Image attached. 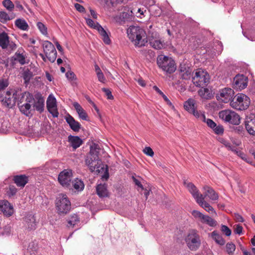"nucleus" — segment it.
<instances>
[{
  "label": "nucleus",
  "mask_w": 255,
  "mask_h": 255,
  "mask_svg": "<svg viewBox=\"0 0 255 255\" xmlns=\"http://www.w3.org/2000/svg\"><path fill=\"white\" fill-rule=\"evenodd\" d=\"M100 147L97 144H94L90 146V150L85 158V163L91 172L95 171L100 173L105 170L107 174L106 179L109 177L108 169H105L104 165L99 157Z\"/></svg>",
  "instance_id": "nucleus-1"
},
{
  "label": "nucleus",
  "mask_w": 255,
  "mask_h": 255,
  "mask_svg": "<svg viewBox=\"0 0 255 255\" xmlns=\"http://www.w3.org/2000/svg\"><path fill=\"white\" fill-rule=\"evenodd\" d=\"M127 34L128 38L136 47L144 46L147 43L145 31L139 26H130L127 29Z\"/></svg>",
  "instance_id": "nucleus-2"
},
{
  "label": "nucleus",
  "mask_w": 255,
  "mask_h": 255,
  "mask_svg": "<svg viewBox=\"0 0 255 255\" xmlns=\"http://www.w3.org/2000/svg\"><path fill=\"white\" fill-rule=\"evenodd\" d=\"M25 95V93H22L20 89L16 88L7 91L4 96L0 97V99L3 106L11 108L15 106L16 102L18 103V101L22 103Z\"/></svg>",
  "instance_id": "nucleus-3"
},
{
  "label": "nucleus",
  "mask_w": 255,
  "mask_h": 255,
  "mask_svg": "<svg viewBox=\"0 0 255 255\" xmlns=\"http://www.w3.org/2000/svg\"><path fill=\"white\" fill-rule=\"evenodd\" d=\"M56 208L59 215H66L71 210V204L67 196L65 194H59L55 201Z\"/></svg>",
  "instance_id": "nucleus-4"
},
{
  "label": "nucleus",
  "mask_w": 255,
  "mask_h": 255,
  "mask_svg": "<svg viewBox=\"0 0 255 255\" xmlns=\"http://www.w3.org/2000/svg\"><path fill=\"white\" fill-rule=\"evenodd\" d=\"M250 99L246 95L240 93L238 94L230 102L231 106L238 110H245L250 105Z\"/></svg>",
  "instance_id": "nucleus-5"
},
{
  "label": "nucleus",
  "mask_w": 255,
  "mask_h": 255,
  "mask_svg": "<svg viewBox=\"0 0 255 255\" xmlns=\"http://www.w3.org/2000/svg\"><path fill=\"white\" fill-rule=\"evenodd\" d=\"M158 66L164 71L168 73H172L176 70L174 61L167 56L160 55L157 58Z\"/></svg>",
  "instance_id": "nucleus-6"
},
{
  "label": "nucleus",
  "mask_w": 255,
  "mask_h": 255,
  "mask_svg": "<svg viewBox=\"0 0 255 255\" xmlns=\"http://www.w3.org/2000/svg\"><path fill=\"white\" fill-rule=\"evenodd\" d=\"M219 116L224 122L232 125H238L240 123V116L235 112L230 110L220 111L219 113Z\"/></svg>",
  "instance_id": "nucleus-7"
},
{
  "label": "nucleus",
  "mask_w": 255,
  "mask_h": 255,
  "mask_svg": "<svg viewBox=\"0 0 255 255\" xmlns=\"http://www.w3.org/2000/svg\"><path fill=\"white\" fill-rule=\"evenodd\" d=\"M210 80L209 74L201 69L198 70L194 76L192 78L193 84L197 87H203L205 86Z\"/></svg>",
  "instance_id": "nucleus-8"
},
{
  "label": "nucleus",
  "mask_w": 255,
  "mask_h": 255,
  "mask_svg": "<svg viewBox=\"0 0 255 255\" xmlns=\"http://www.w3.org/2000/svg\"><path fill=\"white\" fill-rule=\"evenodd\" d=\"M186 242L188 248L191 251L197 250L201 244L199 236L195 231H192L188 234L186 239Z\"/></svg>",
  "instance_id": "nucleus-9"
},
{
  "label": "nucleus",
  "mask_w": 255,
  "mask_h": 255,
  "mask_svg": "<svg viewBox=\"0 0 255 255\" xmlns=\"http://www.w3.org/2000/svg\"><path fill=\"white\" fill-rule=\"evenodd\" d=\"M42 46L46 58L51 62H54L57 57V52L54 45L50 41H45Z\"/></svg>",
  "instance_id": "nucleus-10"
},
{
  "label": "nucleus",
  "mask_w": 255,
  "mask_h": 255,
  "mask_svg": "<svg viewBox=\"0 0 255 255\" xmlns=\"http://www.w3.org/2000/svg\"><path fill=\"white\" fill-rule=\"evenodd\" d=\"M34 98L33 96L30 94H27L26 95V99L25 100V103L22 104L19 101L17 105L18 106L20 111L26 116H29L30 114V108L31 104L33 103Z\"/></svg>",
  "instance_id": "nucleus-11"
},
{
  "label": "nucleus",
  "mask_w": 255,
  "mask_h": 255,
  "mask_svg": "<svg viewBox=\"0 0 255 255\" xmlns=\"http://www.w3.org/2000/svg\"><path fill=\"white\" fill-rule=\"evenodd\" d=\"M234 94V91L231 88H225L219 91L216 97L217 100L227 103L232 100Z\"/></svg>",
  "instance_id": "nucleus-12"
},
{
  "label": "nucleus",
  "mask_w": 255,
  "mask_h": 255,
  "mask_svg": "<svg viewBox=\"0 0 255 255\" xmlns=\"http://www.w3.org/2000/svg\"><path fill=\"white\" fill-rule=\"evenodd\" d=\"M46 106L48 112L52 114L53 117H58L59 113L57 110L56 100L52 95H50L48 96L46 102Z\"/></svg>",
  "instance_id": "nucleus-13"
},
{
  "label": "nucleus",
  "mask_w": 255,
  "mask_h": 255,
  "mask_svg": "<svg viewBox=\"0 0 255 255\" xmlns=\"http://www.w3.org/2000/svg\"><path fill=\"white\" fill-rule=\"evenodd\" d=\"M72 175L71 170H64L59 174L58 181L63 186L68 187L70 184Z\"/></svg>",
  "instance_id": "nucleus-14"
},
{
  "label": "nucleus",
  "mask_w": 255,
  "mask_h": 255,
  "mask_svg": "<svg viewBox=\"0 0 255 255\" xmlns=\"http://www.w3.org/2000/svg\"><path fill=\"white\" fill-rule=\"evenodd\" d=\"M185 109L189 113L192 114L195 117L199 118L202 114L196 110V101L193 99H189L184 104Z\"/></svg>",
  "instance_id": "nucleus-15"
},
{
  "label": "nucleus",
  "mask_w": 255,
  "mask_h": 255,
  "mask_svg": "<svg viewBox=\"0 0 255 255\" xmlns=\"http://www.w3.org/2000/svg\"><path fill=\"white\" fill-rule=\"evenodd\" d=\"M233 85L234 88L241 91L247 86L248 78L243 75H238L234 78Z\"/></svg>",
  "instance_id": "nucleus-16"
},
{
  "label": "nucleus",
  "mask_w": 255,
  "mask_h": 255,
  "mask_svg": "<svg viewBox=\"0 0 255 255\" xmlns=\"http://www.w3.org/2000/svg\"><path fill=\"white\" fill-rule=\"evenodd\" d=\"M0 210L7 217L11 216L13 213L12 205L7 200H0Z\"/></svg>",
  "instance_id": "nucleus-17"
},
{
  "label": "nucleus",
  "mask_w": 255,
  "mask_h": 255,
  "mask_svg": "<svg viewBox=\"0 0 255 255\" xmlns=\"http://www.w3.org/2000/svg\"><path fill=\"white\" fill-rule=\"evenodd\" d=\"M65 120L68 124L70 128L74 131H79L81 128V124L76 121L74 118L70 114H68L65 116Z\"/></svg>",
  "instance_id": "nucleus-18"
},
{
  "label": "nucleus",
  "mask_w": 255,
  "mask_h": 255,
  "mask_svg": "<svg viewBox=\"0 0 255 255\" xmlns=\"http://www.w3.org/2000/svg\"><path fill=\"white\" fill-rule=\"evenodd\" d=\"M245 126L250 134L255 135V117L251 116L247 118L245 121Z\"/></svg>",
  "instance_id": "nucleus-19"
},
{
  "label": "nucleus",
  "mask_w": 255,
  "mask_h": 255,
  "mask_svg": "<svg viewBox=\"0 0 255 255\" xmlns=\"http://www.w3.org/2000/svg\"><path fill=\"white\" fill-rule=\"evenodd\" d=\"M192 69L185 66L181 65L179 67V76L184 80L190 79L192 76Z\"/></svg>",
  "instance_id": "nucleus-20"
},
{
  "label": "nucleus",
  "mask_w": 255,
  "mask_h": 255,
  "mask_svg": "<svg viewBox=\"0 0 255 255\" xmlns=\"http://www.w3.org/2000/svg\"><path fill=\"white\" fill-rule=\"evenodd\" d=\"M13 181L17 187L23 188L28 182V177L25 175H18L13 176Z\"/></svg>",
  "instance_id": "nucleus-21"
},
{
  "label": "nucleus",
  "mask_w": 255,
  "mask_h": 255,
  "mask_svg": "<svg viewBox=\"0 0 255 255\" xmlns=\"http://www.w3.org/2000/svg\"><path fill=\"white\" fill-rule=\"evenodd\" d=\"M12 59L18 62L21 65L25 64V53L23 49L19 48L12 57Z\"/></svg>",
  "instance_id": "nucleus-22"
},
{
  "label": "nucleus",
  "mask_w": 255,
  "mask_h": 255,
  "mask_svg": "<svg viewBox=\"0 0 255 255\" xmlns=\"http://www.w3.org/2000/svg\"><path fill=\"white\" fill-rule=\"evenodd\" d=\"M96 193L100 198L108 197L109 193L107 189V185L105 184H100L96 187Z\"/></svg>",
  "instance_id": "nucleus-23"
},
{
  "label": "nucleus",
  "mask_w": 255,
  "mask_h": 255,
  "mask_svg": "<svg viewBox=\"0 0 255 255\" xmlns=\"http://www.w3.org/2000/svg\"><path fill=\"white\" fill-rule=\"evenodd\" d=\"M184 185L186 186V187L188 188L189 191L190 193L192 194L194 198L196 200L197 199H198L201 194L199 193V190L197 189L196 187L192 183H186L184 182Z\"/></svg>",
  "instance_id": "nucleus-24"
},
{
  "label": "nucleus",
  "mask_w": 255,
  "mask_h": 255,
  "mask_svg": "<svg viewBox=\"0 0 255 255\" xmlns=\"http://www.w3.org/2000/svg\"><path fill=\"white\" fill-rule=\"evenodd\" d=\"M203 189L205 191L204 195H203L205 198L208 196L211 200L214 201L217 200L218 199V194L213 188L209 186H205L203 187Z\"/></svg>",
  "instance_id": "nucleus-25"
},
{
  "label": "nucleus",
  "mask_w": 255,
  "mask_h": 255,
  "mask_svg": "<svg viewBox=\"0 0 255 255\" xmlns=\"http://www.w3.org/2000/svg\"><path fill=\"white\" fill-rule=\"evenodd\" d=\"M73 105L78 113L79 117L83 120L88 121L87 114L81 106L77 102L74 103Z\"/></svg>",
  "instance_id": "nucleus-26"
},
{
  "label": "nucleus",
  "mask_w": 255,
  "mask_h": 255,
  "mask_svg": "<svg viewBox=\"0 0 255 255\" xmlns=\"http://www.w3.org/2000/svg\"><path fill=\"white\" fill-rule=\"evenodd\" d=\"M67 225L68 228H73L76 225L80 223V218L76 214L71 215L67 219Z\"/></svg>",
  "instance_id": "nucleus-27"
},
{
  "label": "nucleus",
  "mask_w": 255,
  "mask_h": 255,
  "mask_svg": "<svg viewBox=\"0 0 255 255\" xmlns=\"http://www.w3.org/2000/svg\"><path fill=\"white\" fill-rule=\"evenodd\" d=\"M36 101H34V102L32 105H33V107L35 108V110L40 113H41L44 110V99L41 96H38L36 97Z\"/></svg>",
  "instance_id": "nucleus-28"
},
{
  "label": "nucleus",
  "mask_w": 255,
  "mask_h": 255,
  "mask_svg": "<svg viewBox=\"0 0 255 255\" xmlns=\"http://www.w3.org/2000/svg\"><path fill=\"white\" fill-rule=\"evenodd\" d=\"M68 138L71 146L75 149L79 147L83 143L82 140L77 136L70 135Z\"/></svg>",
  "instance_id": "nucleus-29"
},
{
  "label": "nucleus",
  "mask_w": 255,
  "mask_h": 255,
  "mask_svg": "<svg viewBox=\"0 0 255 255\" xmlns=\"http://www.w3.org/2000/svg\"><path fill=\"white\" fill-rule=\"evenodd\" d=\"M97 30L99 33L102 37V39L104 42L107 44H109L111 42V40L109 37V35L107 32V31L103 28V27L100 25L98 24L97 25Z\"/></svg>",
  "instance_id": "nucleus-30"
},
{
  "label": "nucleus",
  "mask_w": 255,
  "mask_h": 255,
  "mask_svg": "<svg viewBox=\"0 0 255 255\" xmlns=\"http://www.w3.org/2000/svg\"><path fill=\"white\" fill-rule=\"evenodd\" d=\"M9 36L5 32L0 33V46L3 49L8 47Z\"/></svg>",
  "instance_id": "nucleus-31"
},
{
  "label": "nucleus",
  "mask_w": 255,
  "mask_h": 255,
  "mask_svg": "<svg viewBox=\"0 0 255 255\" xmlns=\"http://www.w3.org/2000/svg\"><path fill=\"white\" fill-rule=\"evenodd\" d=\"M15 25L19 29L27 31L29 29V26L25 19L23 18H18L15 21Z\"/></svg>",
  "instance_id": "nucleus-32"
},
{
  "label": "nucleus",
  "mask_w": 255,
  "mask_h": 255,
  "mask_svg": "<svg viewBox=\"0 0 255 255\" xmlns=\"http://www.w3.org/2000/svg\"><path fill=\"white\" fill-rule=\"evenodd\" d=\"M221 143H222L229 150H231L237 154V155H239L240 153V151H239L237 148L232 145L230 142L225 140V139L221 138L220 140Z\"/></svg>",
  "instance_id": "nucleus-33"
},
{
  "label": "nucleus",
  "mask_w": 255,
  "mask_h": 255,
  "mask_svg": "<svg viewBox=\"0 0 255 255\" xmlns=\"http://www.w3.org/2000/svg\"><path fill=\"white\" fill-rule=\"evenodd\" d=\"M198 93L202 98L206 100L211 99L213 96L210 91L206 88L200 89Z\"/></svg>",
  "instance_id": "nucleus-34"
},
{
  "label": "nucleus",
  "mask_w": 255,
  "mask_h": 255,
  "mask_svg": "<svg viewBox=\"0 0 255 255\" xmlns=\"http://www.w3.org/2000/svg\"><path fill=\"white\" fill-rule=\"evenodd\" d=\"M15 15L11 13L8 14L4 11H0V21L2 23H5L8 20L13 19Z\"/></svg>",
  "instance_id": "nucleus-35"
},
{
  "label": "nucleus",
  "mask_w": 255,
  "mask_h": 255,
  "mask_svg": "<svg viewBox=\"0 0 255 255\" xmlns=\"http://www.w3.org/2000/svg\"><path fill=\"white\" fill-rule=\"evenodd\" d=\"M212 238L216 243L220 245H224L225 244V241L223 239L222 236L219 235L216 231H213L211 233Z\"/></svg>",
  "instance_id": "nucleus-36"
},
{
  "label": "nucleus",
  "mask_w": 255,
  "mask_h": 255,
  "mask_svg": "<svg viewBox=\"0 0 255 255\" xmlns=\"http://www.w3.org/2000/svg\"><path fill=\"white\" fill-rule=\"evenodd\" d=\"M132 14L131 10L129 12H123L120 14V18L123 22L131 21L133 19Z\"/></svg>",
  "instance_id": "nucleus-37"
},
{
  "label": "nucleus",
  "mask_w": 255,
  "mask_h": 255,
  "mask_svg": "<svg viewBox=\"0 0 255 255\" xmlns=\"http://www.w3.org/2000/svg\"><path fill=\"white\" fill-rule=\"evenodd\" d=\"M33 76L32 72L28 68L24 69L22 73V77L24 80V83L27 84L29 82L30 79Z\"/></svg>",
  "instance_id": "nucleus-38"
},
{
  "label": "nucleus",
  "mask_w": 255,
  "mask_h": 255,
  "mask_svg": "<svg viewBox=\"0 0 255 255\" xmlns=\"http://www.w3.org/2000/svg\"><path fill=\"white\" fill-rule=\"evenodd\" d=\"M201 222L206 224L211 227H214L217 225V222L215 220L206 215H204Z\"/></svg>",
  "instance_id": "nucleus-39"
},
{
  "label": "nucleus",
  "mask_w": 255,
  "mask_h": 255,
  "mask_svg": "<svg viewBox=\"0 0 255 255\" xmlns=\"http://www.w3.org/2000/svg\"><path fill=\"white\" fill-rule=\"evenodd\" d=\"M149 43L151 46L155 49H161L164 46L163 42L160 40L152 39Z\"/></svg>",
  "instance_id": "nucleus-40"
},
{
  "label": "nucleus",
  "mask_w": 255,
  "mask_h": 255,
  "mask_svg": "<svg viewBox=\"0 0 255 255\" xmlns=\"http://www.w3.org/2000/svg\"><path fill=\"white\" fill-rule=\"evenodd\" d=\"M26 222H27V227L30 230H34L36 228L35 219L33 216H29L26 218Z\"/></svg>",
  "instance_id": "nucleus-41"
},
{
  "label": "nucleus",
  "mask_w": 255,
  "mask_h": 255,
  "mask_svg": "<svg viewBox=\"0 0 255 255\" xmlns=\"http://www.w3.org/2000/svg\"><path fill=\"white\" fill-rule=\"evenodd\" d=\"M203 122H205L208 126L213 129L216 126V124L211 119H206L205 116L201 114L200 118Z\"/></svg>",
  "instance_id": "nucleus-42"
},
{
  "label": "nucleus",
  "mask_w": 255,
  "mask_h": 255,
  "mask_svg": "<svg viewBox=\"0 0 255 255\" xmlns=\"http://www.w3.org/2000/svg\"><path fill=\"white\" fill-rule=\"evenodd\" d=\"M73 186L75 189L78 190V191H81L84 188V184L81 180H79L78 179H76L73 182Z\"/></svg>",
  "instance_id": "nucleus-43"
},
{
  "label": "nucleus",
  "mask_w": 255,
  "mask_h": 255,
  "mask_svg": "<svg viewBox=\"0 0 255 255\" xmlns=\"http://www.w3.org/2000/svg\"><path fill=\"white\" fill-rule=\"evenodd\" d=\"M196 202L203 208L206 209L209 207L210 204L205 201V197L203 195H201L200 197L196 200Z\"/></svg>",
  "instance_id": "nucleus-44"
},
{
  "label": "nucleus",
  "mask_w": 255,
  "mask_h": 255,
  "mask_svg": "<svg viewBox=\"0 0 255 255\" xmlns=\"http://www.w3.org/2000/svg\"><path fill=\"white\" fill-rule=\"evenodd\" d=\"M17 191V189L14 185H10L6 191V194L9 197H11L15 195Z\"/></svg>",
  "instance_id": "nucleus-45"
},
{
  "label": "nucleus",
  "mask_w": 255,
  "mask_h": 255,
  "mask_svg": "<svg viewBox=\"0 0 255 255\" xmlns=\"http://www.w3.org/2000/svg\"><path fill=\"white\" fill-rule=\"evenodd\" d=\"M3 5L9 11H11L14 7V4L10 0H4L2 1Z\"/></svg>",
  "instance_id": "nucleus-46"
},
{
  "label": "nucleus",
  "mask_w": 255,
  "mask_h": 255,
  "mask_svg": "<svg viewBox=\"0 0 255 255\" xmlns=\"http://www.w3.org/2000/svg\"><path fill=\"white\" fill-rule=\"evenodd\" d=\"M9 85V82L7 79H2L0 80V92L3 91Z\"/></svg>",
  "instance_id": "nucleus-47"
},
{
  "label": "nucleus",
  "mask_w": 255,
  "mask_h": 255,
  "mask_svg": "<svg viewBox=\"0 0 255 255\" xmlns=\"http://www.w3.org/2000/svg\"><path fill=\"white\" fill-rule=\"evenodd\" d=\"M37 26L40 32L44 35L47 34V29L46 26L41 22H38L37 23Z\"/></svg>",
  "instance_id": "nucleus-48"
},
{
  "label": "nucleus",
  "mask_w": 255,
  "mask_h": 255,
  "mask_svg": "<svg viewBox=\"0 0 255 255\" xmlns=\"http://www.w3.org/2000/svg\"><path fill=\"white\" fill-rule=\"evenodd\" d=\"M236 246L233 243H227L226 245V251L229 254H232L235 251Z\"/></svg>",
  "instance_id": "nucleus-49"
},
{
  "label": "nucleus",
  "mask_w": 255,
  "mask_h": 255,
  "mask_svg": "<svg viewBox=\"0 0 255 255\" xmlns=\"http://www.w3.org/2000/svg\"><path fill=\"white\" fill-rule=\"evenodd\" d=\"M86 23L90 27L93 28L94 29H97V25L100 24L99 23L96 22L95 23L94 21L90 18H86Z\"/></svg>",
  "instance_id": "nucleus-50"
},
{
  "label": "nucleus",
  "mask_w": 255,
  "mask_h": 255,
  "mask_svg": "<svg viewBox=\"0 0 255 255\" xmlns=\"http://www.w3.org/2000/svg\"><path fill=\"white\" fill-rule=\"evenodd\" d=\"M214 132L217 134H222L223 133L224 129L222 125H218L216 126L212 129Z\"/></svg>",
  "instance_id": "nucleus-51"
},
{
  "label": "nucleus",
  "mask_w": 255,
  "mask_h": 255,
  "mask_svg": "<svg viewBox=\"0 0 255 255\" xmlns=\"http://www.w3.org/2000/svg\"><path fill=\"white\" fill-rule=\"evenodd\" d=\"M221 230L227 236H230L231 235V230L226 225H222Z\"/></svg>",
  "instance_id": "nucleus-52"
},
{
  "label": "nucleus",
  "mask_w": 255,
  "mask_h": 255,
  "mask_svg": "<svg viewBox=\"0 0 255 255\" xmlns=\"http://www.w3.org/2000/svg\"><path fill=\"white\" fill-rule=\"evenodd\" d=\"M192 215L196 218H198L200 220L201 222L202 221L204 215L201 213L200 212L197 210H193L192 212Z\"/></svg>",
  "instance_id": "nucleus-53"
},
{
  "label": "nucleus",
  "mask_w": 255,
  "mask_h": 255,
  "mask_svg": "<svg viewBox=\"0 0 255 255\" xmlns=\"http://www.w3.org/2000/svg\"><path fill=\"white\" fill-rule=\"evenodd\" d=\"M102 91L105 93L107 96V98L110 100L113 99L114 97L112 94L111 91L109 89L105 88H102Z\"/></svg>",
  "instance_id": "nucleus-54"
},
{
  "label": "nucleus",
  "mask_w": 255,
  "mask_h": 255,
  "mask_svg": "<svg viewBox=\"0 0 255 255\" xmlns=\"http://www.w3.org/2000/svg\"><path fill=\"white\" fill-rule=\"evenodd\" d=\"M143 152L145 154L151 157L154 155V152L150 147H145L143 149Z\"/></svg>",
  "instance_id": "nucleus-55"
},
{
  "label": "nucleus",
  "mask_w": 255,
  "mask_h": 255,
  "mask_svg": "<svg viewBox=\"0 0 255 255\" xmlns=\"http://www.w3.org/2000/svg\"><path fill=\"white\" fill-rule=\"evenodd\" d=\"M66 76L69 80H73L76 79L75 74L74 73V72L70 71H68L66 73Z\"/></svg>",
  "instance_id": "nucleus-56"
},
{
  "label": "nucleus",
  "mask_w": 255,
  "mask_h": 255,
  "mask_svg": "<svg viewBox=\"0 0 255 255\" xmlns=\"http://www.w3.org/2000/svg\"><path fill=\"white\" fill-rule=\"evenodd\" d=\"M243 227L240 225H237L235 227L234 232L239 235L242 234Z\"/></svg>",
  "instance_id": "nucleus-57"
},
{
  "label": "nucleus",
  "mask_w": 255,
  "mask_h": 255,
  "mask_svg": "<svg viewBox=\"0 0 255 255\" xmlns=\"http://www.w3.org/2000/svg\"><path fill=\"white\" fill-rule=\"evenodd\" d=\"M98 79L99 81L102 82V83H105L106 81L105 77L103 73V72L101 71L100 72L96 73Z\"/></svg>",
  "instance_id": "nucleus-58"
},
{
  "label": "nucleus",
  "mask_w": 255,
  "mask_h": 255,
  "mask_svg": "<svg viewBox=\"0 0 255 255\" xmlns=\"http://www.w3.org/2000/svg\"><path fill=\"white\" fill-rule=\"evenodd\" d=\"M75 7L78 11L81 12H84L85 10V9L84 7V6L79 3H75Z\"/></svg>",
  "instance_id": "nucleus-59"
},
{
  "label": "nucleus",
  "mask_w": 255,
  "mask_h": 255,
  "mask_svg": "<svg viewBox=\"0 0 255 255\" xmlns=\"http://www.w3.org/2000/svg\"><path fill=\"white\" fill-rule=\"evenodd\" d=\"M8 47L11 50L13 51V50H14L15 49H16L17 46H16V45L13 42H12V41L10 42L9 41Z\"/></svg>",
  "instance_id": "nucleus-60"
},
{
  "label": "nucleus",
  "mask_w": 255,
  "mask_h": 255,
  "mask_svg": "<svg viewBox=\"0 0 255 255\" xmlns=\"http://www.w3.org/2000/svg\"><path fill=\"white\" fill-rule=\"evenodd\" d=\"M133 181L135 184L138 186L139 187H140L141 190H144L143 186L142 185V184L138 180L133 177Z\"/></svg>",
  "instance_id": "nucleus-61"
},
{
  "label": "nucleus",
  "mask_w": 255,
  "mask_h": 255,
  "mask_svg": "<svg viewBox=\"0 0 255 255\" xmlns=\"http://www.w3.org/2000/svg\"><path fill=\"white\" fill-rule=\"evenodd\" d=\"M235 217L237 221L238 222H243L244 221V220L242 216L239 214H235Z\"/></svg>",
  "instance_id": "nucleus-62"
},
{
  "label": "nucleus",
  "mask_w": 255,
  "mask_h": 255,
  "mask_svg": "<svg viewBox=\"0 0 255 255\" xmlns=\"http://www.w3.org/2000/svg\"><path fill=\"white\" fill-rule=\"evenodd\" d=\"M54 42L58 51H59L60 52H62L63 48L62 46L60 45L59 42L57 41H55Z\"/></svg>",
  "instance_id": "nucleus-63"
},
{
  "label": "nucleus",
  "mask_w": 255,
  "mask_h": 255,
  "mask_svg": "<svg viewBox=\"0 0 255 255\" xmlns=\"http://www.w3.org/2000/svg\"><path fill=\"white\" fill-rule=\"evenodd\" d=\"M153 89L161 96L163 94V93L157 86H154Z\"/></svg>",
  "instance_id": "nucleus-64"
}]
</instances>
